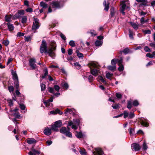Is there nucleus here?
<instances>
[{"label":"nucleus","mask_w":155,"mask_h":155,"mask_svg":"<svg viewBox=\"0 0 155 155\" xmlns=\"http://www.w3.org/2000/svg\"><path fill=\"white\" fill-rule=\"evenodd\" d=\"M144 49L145 51L146 52H150L151 51L150 49L149 48V47L147 46H145Z\"/></svg>","instance_id":"obj_48"},{"label":"nucleus","mask_w":155,"mask_h":155,"mask_svg":"<svg viewBox=\"0 0 155 155\" xmlns=\"http://www.w3.org/2000/svg\"><path fill=\"white\" fill-rule=\"evenodd\" d=\"M20 108L22 110H24L25 108V106L23 104H20Z\"/></svg>","instance_id":"obj_61"},{"label":"nucleus","mask_w":155,"mask_h":155,"mask_svg":"<svg viewBox=\"0 0 155 155\" xmlns=\"http://www.w3.org/2000/svg\"><path fill=\"white\" fill-rule=\"evenodd\" d=\"M12 79L14 81V84L16 89H18L19 84L18 78L15 72L12 71Z\"/></svg>","instance_id":"obj_4"},{"label":"nucleus","mask_w":155,"mask_h":155,"mask_svg":"<svg viewBox=\"0 0 155 155\" xmlns=\"http://www.w3.org/2000/svg\"><path fill=\"white\" fill-rule=\"evenodd\" d=\"M61 84L63 87L66 88V89H68L69 87L68 84L66 83H62Z\"/></svg>","instance_id":"obj_42"},{"label":"nucleus","mask_w":155,"mask_h":155,"mask_svg":"<svg viewBox=\"0 0 155 155\" xmlns=\"http://www.w3.org/2000/svg\"><path fill=\"white\" fill-rule=\"evenodd\" d=\"M12 16L11 15H6L5 17V21L7 22H10Z\"/></svg>","instance_id":"obj_23"},{"label":"nucleus","mask_w":155,"mask_h":155,"mask_svg":"<svg viewBox=\"0 0 155 155\" xmlns=\"http://www.w3.org/2000/svg\"><path fill=\"white\" fill-rule=\"evenodd\" d=\"M134 115L133 113H130L128 115V118L129 119H131L134 117Z\"/></svg>","instance_id":"obj_54"},{"label":"nucleus","mask_w":155,"mask_h":155,"mask_svg":"<svg viewBox=\"0 0 155 155\" xmlns=\"http://www.w3.org/2000/svg\"><path fill=\"white\" fill-rule=\"evenodd\" d=\"M40 5L42 8L45 9L48 7V5L43 2H41L40 3Z\"/></svg>","instance_id":"obj_20"},{"label":"nucleus","mask_w":155,"mask_h":155,"mask_svg":"<svg viewBox=\"0 0 155 155\" xmlns=\"http://www.w3.org/2000/svg\"><path fill=\"white\" fill-rule=\"evenodd\" d=\"M102 42L101 41L97 40L95 42V45L96 46H99L102 45Z\"/></svg>","instance_id":"obj_31"},{"label":"nucleus","mask_w":155,"mask_h":155,"mask_svg":"<svg viewBox=\"0 0 155 155\" xmlns=\"http://www.w3.org/2000/svg\"><path fill=\"white\" fill-rule=\"evenodd\" d=\"M54 124L57 127H60L62 125V122L61 120H58L56 121Z\"/></svg>","instance_id":"obj_19"},{"label":"nucleus","mask_w":155,"mask_h":155,"mask_svg":"<svg viewBox=\"0 0 155 155\" xmlns=\"http://www.w3.org/2000/svg\"><path fill=\"white\" fill-rule=\"evenodd\" d=\"M25 11L28 12H33V9L31 8H28L26 9Z\"/></svg>","instance_id":"obj_55"},{"label":"nucleus","mask_w":155,"mask_h":155,"mask_svg":"<svg viewBox=\"0 0 155 155\" xmlns=\"http://www.w3.org/2000/svg\"><path fill=\"white\" fill-rule=\"evenodd\" d=\"M21 18V21L22 23L25 24L26 22L27 18L26 16H23Z\"/></svg>","instance_id":"obj_22"},{"label":"nucleus","mask_w":155,"mask_h":155,"mask_svg":"<svg viewBox=\"0 0 155 155\" xmlns=\"http://www.w3.org/2000/svg\"><path fill=\"white\" fill-rule=\"evenodd\" d=\"M93 77L92 75H90L88 78V79L89 81L90 82H91L93 80Z\"/></svg>","instance_id":"obj_58"},{"label":"nucleus","mask_w":155,"mask_h":155,"mask_svg":"<svg viewBox=\"0 0 155 155\" xmlns=\"http://www.w3.org/2000/svg\"><path fill=\"white\" fill-rule=\"evenodd\" d=\"M24 33H21L20 32H18L17 34V36L18 37H20L21 36H23L24 35Z\"/></svg>","instance_id":"obj_50"},{"label":"nucleus","mask_w":155,"mask_h":155,"mask_svg":"<svg viewBox=\"0 0 155 155\" xmlns=\"http://www.w3.org/2000/svg\"><path fill=\"white\" fill-rule=\"evenodd\" d=\"M133 105L134 106H137L139 104V103L137 100H135L133 102Z\"/></svg>","instance_id":"obj_52"},{"label":"nucleus","mask_w":155,"mask_h":155,"mask_svg":"<svg viewBox=\"0 0 155 155\" xmlns=\"http://www.w3.org/2000/svg\"><path fill=\"white\" fill-rule=\"evenodd\" d=\"M116 96L118 98L120 99L122 97V95L120 94L117 93L116 94Z\"/></svg>","instance_id":"obj_59"},{"label":"nucleus","mask_w":155,"mask_h":155,"mask_svg":"<svg viewBox=\"0 0 155 155\" xmlns=\"http://www.w3.org/2000/svg\"><path fill=\"white\" fill-rule=\"evenodd\" d=\"M113 74H110L109 72H107L106 74V77L109 79H111V77L113 75Z\"/></svg>","instance_id":"obj_33"},{"label":"nucleus","mask_w":155,"mask_h":155,"mask_svg":"<svg viewBox=\"0 0 155 155\" xmlns=\"http://www.w3.org/2000/svg\"><path fill=\"white\" fill-rule=\"evenodd\" d=\"M89 67L90 68L91 74L96 76L98 75L99 70L98 69L99 68V66L97 63L93 62L89 64Z\"/></svg>","instance_id":"obj_2"},{"label":"nucleus","mask_w":155,"mask_h":155,"mask_svg":"<svg viewBox=\"0 0 155 155\" xmlns=\"http://www.w3.org/2000/svg\"><path fill=\"white\" fill-rule=\"evenodd\" d=\"M25 41L27 42L31 40V38L30 36H25Z\"/></svg>","instance_id":"obj_46"},{"label":"nucleus","mask_w":155,"mask_h":155,"mask_svg":"<svg viewBox=\"0 0 155 155\" xmlns=\"http://www.w3.org/2000/svg\"><path fill=\"white\" fill-rule=\"evenodd\" d=\"M68 130L66 127H62L60 130V133L65 134V135L69 137H72V133L70 131V128L67 127Z\"/></svg>","instance_id":"obj_3"},{"label":"nucleus","mask_w":155,"mask_h":155,"mask_svg":"<svg viewBox=\"0 0 155 155\" xmlns=\"http://www.w3.org/2000/svg\"><path fill=\"white\" fill-rule=\"evenodd\" d=\"M129 51V49L127 48L123 50V51H120V53H121L122 52H123L125 54H126L128 53Z\"/></svg>","instance_id":"obj_38"},{"label":"nucleus","mask_w":155,"mask_h":155,"mask_svg":"<svg viewBox=\"0 0 155 155\" xmlns=\"http://www.w3.org/2000/svg\"><path fill=\"white\" fill-rule=\"evenodd\" d=\"M126 2L125 1H122L121 3V6L120 8V9L125 10V9H129V6H126Z\"/></svg>","instance_id":"obj_14"},{"label":"nucleus","mask_w":155,"mask_h":155,"mask_svg":"<svg viewBox=\"0 0 155 155\" xmlns=\"http://www.w3.org/2000/svg\"><path fill=\"white\" fill-rule=\"evenodd\" d=\"M140 123L141 125L147 127L148 126V123L146 121H145L141 120H140Z\"/></svg>","instance_id":"obj_29"},{"label":"nucleus","mask_w":155,"mask_h":155,"mask_svg":"<svg viewBox=\"0 0 155 155\" xmlns=\"http://www.w3.org/2000/svg\"><path fill=\"white\" fill-rule=\"evenodd\" d=\"M115 63L116 64L117 62L118 63L119 65H120V64H122V63L123 62V59L122 57H120V59L119 60L118 59H115Z\"/></svg>","instance_id":"obj_25"},{"label":"nucleus","mask_w":155,"mask_h":155,"mask_svg":"<svg viewBox=\"0 0 155 155\" xmlns=\"http://www.w3.org/2000/svg\"><path fill=\"white\" fill-rule=\"evenodd\" d=\"M41 91H44L46 88L45 85V84L43 83H41Z\"/></svg>","instance_id":"obj_41"},{"label":"nucleus","mask_w":155,"mask_h":155,"mask_svg":"<svg viewBox=\"0 0 155 155\" xmlns=\"http://www.w3.org/2000/svg\"><path fill=\"white\" fill-rule=\"evenodd\" d=\"M115 59H113L111 61V64L112 65H109L107 67V68L109 70L112 71H114L116 69Z\"/></svg>","instance_id":"obj_5"},{"label":"nucleus","mask_w":155,"mask_h":155,"mask_svg":"<svg viewBox=\"0 0 155 155\" xmlns=\"http://www.w3.org/2000/svg\"><path fill=\"white\" fill-rule=\"evenodd\" d=\"M112 107H113V108L114 109H116L118 108V107H119V106H118V104H114V105H112Z\"/></svg>","instance_id":"obj_64"},{"label":"nucleus","mask_w":155,"mask_h":155,"mask_svg":"<svg viewBox=\"0 0 155 155\" xmlns=\"http://www.w3.org/2000/svg\"><path fill=\"white\" fill-rule=\"evenodd\" d=\"M72 112V110L71 109L67 108L65 110L64 114L66 115H67L68 113L71 114Z\"/></svg>","instance_id":"obj_34"},{"label":"nucleus","mask_w":155,"mask_h":155,"mask_svg":"<svg viewBox=\"0 0 155 155\" xmlns=\"http://www.w3.org/2000/svg\"><path fill=\"white\" fill-rule=\"evenodd\" d=\"M87 34H91L92 36H94L97 35L95 31L93 30H91L87 32Z\"/></svg>","instance_id":"obj_18"},{"label":"nucleus","mask_w":155,"mask_h":155,"mask_svg":"<svg viewBox=\"0 0 155 155\" xmlns=\"http://www.w3.org/2000/svg\"><path fill=\"white\" fill-rule=\"evenodd\" d=\"M119 67L118 68V70L120 71H122L124 69V67L122 64H120L119 65Z\"/></svg>","instance_id":"obj_45"},{"label":"nucleus","mask_w":155,"mask_h":155,"mask_svg":"<svg viewBox=\"0 0 155 155\" xmlns=\"http://www.w3.org/2000/svg\"><path fill=\"white\" fill-rule=\"evenodd\" d=\"M35 62L36 60L35 58H31L29 61V65L33 70L35 69L36 67Z\"/></svg>","instance_id":"obj_8"},{"label":"nucleus","mask_w":155,"mask_h":155,"mask_svg":"<svg viewBox=\"0 0 155 155\" xmlns=\"http://www.w3.org/2000/svg\"><path fill=\"white\" fill-rule=\"evenodd\" d=\"M24 11L23 10H19L17 13L15 14L13 16L14 19L18 18L20 19L24 15Z\"/></svg>","instance_id":"obj_6"},{"label":"nucleus","mask_w":155,"mask_h":155,"mask_svg":"<svg viewBox=\"0 0 155 155\" xmlns=\"http://www.w3.org/2000/svg\"><path fill=\"white\" fill-rule=\"evenodd\" d=\"M8 30L10 32L13 31L14 29V26L13 24L8 22L6 24Z\"/></svg>","instance_id":"obj_12"},{"label":"nucleus","mask_w":155,"mask_h":155,"mask_svg":"<svg viewBox=\"0 0 155 155\" xmlns=\"http://www.w3.org/2000/svg\"><path fill=\"white\" fill-rule=\"evenodd\" d=\"M55 111L56 114H58L60 115H61L63 114L62 112L60 110L58 109H56L55 110Z\"/></svg>","instance_id":"obj_44"},{"label":"nucleus","mask_w":155,"mask_h":155,"mask_svg":"<svg viewBox=\"0 0 155 155\" xmlns=\"http://www.w3.org/2000/svg\"><path fill=\"white\" fill-rule=\"evenodd\" d=\"M103 4L105 7L104 10L106 11H107L108 10L109 8V3H108L107 4L106 1V0H105L103 2Z\"/></svg>","instance_id":"obj_15"},{"label":"nucleus","mask_w":155,"mask_h":155,"mask_svg":"<svg viewBox=\"0 0 155 155\" xmlns=\"http://www.w3.org/2000/svg\"><path fill=\"white\" fill-rule=\"evenodd\" d=\"M14 88L13 86H10L8 87V90L10 93L13 92L14 91Z\"/></svg>","instance_id":"obj_39"},{"label":"nucleus","mask_w":155,"mask_h":155,"mask_svg":"<svg viewBox=\"0 0 155 155\" xmlns=\"http://www.w3.org/2000/svg\"><path fill=\"white\" fill-rule=\"evenodd\" d=\"M60 36L61 38L64 40H65L66 39L65 36L62 33L60 34Z\"/></svg>","instance_id":"obj_60"},{"label":"nucleus","mask_w":155,"mask_h":155,"mask_svg":"<svg viewBox=\"0 0 155 155\" xmlns=\"http://www.w3.org/2000/svg\"><path fill=\"white\" fill-rule=\"evenodd\" d=\"M129 36L130 38L131 39H133L134 38L133 37V32L131 31L130 29H129Z\"/></svg>","instance_id":"obj_35"},{"label":"nucleus","mask_w":155,"mask_h":155,"mask_svg":"<svg viewBox=\"0 0 155 155\" xmlns=\"http://www.w3.org/2000/svg\"><path fill=\"white\" fill-rule=\"evenodd\" d=\"M77 134H76V136L78 138H81L83 136L81 132H76Z\"/></svg>","instance_id":"obj_32"},{"label":"nucleus","mask_w":155,"mask_h":155,"mask_svg":"<svg viewBox=\"0 0 155 155\" xmlns=\"http://www.w3.org/2000/svg\"><path fill=\"white\" fill-rule=\"evenodd\" d=\"M54 88L56 91H58L60 89V87L58 85H55L54 86Z\"/></svg>","instance_id":"obj_56"},{"label":"nucleus","mask_w":155,"mask_h":155,"mask_svg":"<svg viewBox=\"0 0 155 155\" xmlns=\"http://www.w3.org/2000/svg\"><path fill=\"white\" fill-rule=\"evenodd\" d=\"M69 45L72 47H74L75 46V44L74 41L73 40H71L69 42Z\"/></svg>","instance_id":"obj_40"},{"label":"nucleus","mask_w":155,"mask_h":155,"mask_svg":"<svg viewBox=\"0 0 155 155\" xmlns=\"http://www.w3.org/2000/svg\"><path fill=\"white\" fill-rule=\"evenodd\" d=\"M34 22H33L32 29L33 30H35L39 28V20L35 18H34Z\"/></svg>","instance_id":"obj_7"},{"label":"nucleus","mask_w":155,"mask_h":155,"mask_svg":"<svg viewBox=\"0 0 155 155\" xmlns=\"http://www.w3.org/2000/svg\"><path fill=\"white\" fill-rule=\"evenodd\" d=\"M143 32L145 34H150L151 33V31L150 30L143 31Z\"/></svg>","instance_id":"obj_57"},{"label":"nucleus","mask_w":155,"mask_h":155,"mask_svg":"<svg viewBox=\"0 0 155 155\" xmlns=\"http://www.w3.org/2000/svg\"><path fill=\"white\" fill-rule=\"evenodd\" d=\"M51 130H52L54 131H58V127H57L54 124L51 126Z\"/></svg>","instance_id":"obj_27"},{"label":"nucleus","mask_w":155,"mask_h":155,"mask_svg":"<svg viewBox=\"0 0 155 155\" xmlns=\"http://www.w3.org/2000/svg\"><path fill=\"white\" fill-rule=\"evenodd\" d=\"M98 79L100 81L104 83V84H107L106 81L104 80L102 76H99L98 77Z\"/></svg>","instance_id":"obj_26"},{"label":"nucleus","mask_w":155,"mask_h":155,"mask_svg":"<svg viewBox=\"0 0 155 155\" xmlns=\"http://www.w3.org/2000/svg\"><path fill=\"white\" fill-rule=\"evenodd\" d=\"M95 151L93 152L94 155H102L103 154V151L101 148H96Z\"/></svg>","instance_id":"obj_9"},{"label":"nucleus","mask_w":155,"mask_h":155,"mask_svg":"<svg viewBox=\"0 0 155 155\" xmlns=\"http://www.w3.org/2000/svg\"><path fill=\"white\" fill-rule=\"evenodd\" d=\"M27 142L29 144H32L35 143L36 142V140L34 139H30L28 140Z\"/></svg>","instance_id":"obj_21"},{"label":"nucleus","mask_w":155,"mask_h":155,"mask_svg":"<svg viewBox=\"0 0 155 155\" xmlns=\"http://www.w3.org/2000/svg\"><path fill=\"white\" fill-rule=\"evenodd\" d=\"M131 25L133 27V28L135 29V30H137L138 28L139 25H137L135 23H131Z\"/></svg>","instance_id":"obj_28"},{"label":"nucleus","mask_w":155,"mask_h":155,"mask_svg":"<svg viewBox=\"0 0 155 155\" xmlns=\"http://www.w3.org/2000/svg\"><path fill=\"white\" fill-rule=\"evenodd\" d=\"M132 107L131 103L130 101H128L127 103V107L129 109H130Z\"/></svg>","instance_id":"obj_51"},{"label":"nucleus","mask_w":155,"mask_h":155,"mask_svg":"<svg viewBox=\"0 0 155 155\" xmlns=\"http://www.w3.org/2000/svg\"><path fill=\"white\" fill-rule=\"evenodd\" d=\"M123 114L124 115V118H126L127 117H128V113L126 111H124V112Z\"/></svg>","instance_id":"obj_53"},{"label":"nucleus","mask_w":155,"mask_h":155,"mask_svg":"<svg viewBox=\"0 0 155 155\" xmlns=\"http://www.w3.org/2000/svg\"><path fill=\"white\" fill-rule=\"evenodd\" d=\"M43 132L45 135L47 136H49L51 134V128L50 129L48 127H45Z\"/></svg>","instance_id":"obj_11"},{"label":"nucleus","mask_w":155,"mask_h":155,"mask_svg":"<svg viewBox=\"0 0 155 155\" xmlns=\"http://www.w3.org/2000/svg\"><path fill=\"white\" fill-rule=\"evenodd\" d=\"M76 52L77 53V56L79 58H81L83 57V54L82 53H80L78 50H76Z\"/></svg>","instance_id":"obj_30"},{"label":"nucleus","mask_w":155,"mask_h":155,"mask_svg":"<svg viewBox=\"0 0 155 155\" xmlns=\"http://www.w3.org/2000/svg\"><path fill=\"white\" fill-rule=\"evenodd\" d=\"M51 47L49 48L47 51L46 42L45 41H42V43L40 46V52L41 53H47L52 58H54L55 56V51L56 50V45L55 42H52Z\"/></svg>","instance_id":"obj_1"},{"label":"nucleus","mask_w":155,"mask_h":155,"mask_svg":"<svg viewBox=\"0 0 155 155\" xmlns=\"http://www.w3.org/2000/svg\"><path fill=\"white\" fill-rule=\"evenodd\" d=\"M146 56L150 58H152L154 57V54H153V52L152 53V54L150 53H147L146 55Z\"/></svg>","instance_id":"obj_37"},{"label":"nucleus","mask_w":155,"mask_h":155,"mask_svg":"<svg viewBox=\"0 0 155 155\" xmlns=\"http://www.w3.org/2000/svg\"><path fill=\"white\" fill-rule=\"evenodd\" d=\"M140 22L141 24H143L145 22V20L144 19V18L143 17H142L140 20Z\"/></svg>","instance_id":"obj_63"},{"label":"nucleus","mask_w":155,"mask_h":155,"mask_svg":"<svg viewBox=\"0 0 155 155\" xmlns=\"http://www.w3.org/2000/svg\"><path fill=\"white\" fill-rule=\"evenodd\" d=\"M2 43L5 46H7L9 44V41L8 39L5 40L3 41Z\"/></svg>","instance_id":"obj_36"},{"label":"nucleus","mask_w":155,"mask_h":155,"mask_svg":"<svg viewBox=\"0 0 155 155\" xmlns=\"http://www.w3.org/2000/svg\"><path fill=\"white\" fill-rule=\"evenodd\" d=\"M74 123L75 125H79V121L78 119H73Z\"/></svg>","instance_id":"obj_43"},{"label":"nucleus","mask_w":155,"mask_h":155,"mask_svg":"<svg viewBox=\"0 0 155 155\" xmlns=\"http://www.w3.org/2000/svg\"><path fill=\"white\" fill-rule=\"evenodd\" d=\"M24 5L27 6L28 7H29V2L27 0H25L24 1Z\"/></svg>","instance_id":"obj_62"},{"label":"nucleus","mask_w":155,"mask_h":155,"mask_svg":"<svg viewBox=\"0 0 155 155\" xmlns=\"http://www.w3.org/2000/svg\"><path fill=\"white\" fill-rule=\"evenodd\" d=\"M110 11L111 16L113 17L114 16L115 13L114 8H112L110 9Z\"/></svg>","instance_id":"obj_49"},{"label":"nucleus","mask_w":155,"mask_h":155,"mask_svg":"<svg viewBox=\"0 0 155 155\" xmlns=\"http://www.w3.org/2000/svg\"><path fill=\"white\" fill-rule=\"evenodd\" d=\"M44 74L43 75H42V78L43 79L45 78L46 76L48 74V69L47 68H45L44 70Z\"/></svg>","instance_id":"obj_24"},{"label":"nucleus","mask_w":155,"mask_h":155,"mask_svg":"<svg viewBox=\"0 0 155 155\" xmlns=\"http://www.w3.org/2000/svg\"><path fill=\"white\" fill-rule=\"evenodd\" d=\"M132 149L135 151H137L139 150L140 149V146L139 144L134 143L132 144Z\"/></svg>","instance_id":"obj_10"},{"label":"nucleus","mask_w":155,"mask_h":155,"mask_svg":"<svg viewBox=\"0 0 155 155\" xmlns=\"http://www.w3.org/2000/svg\"><path fill=\"white\" fill-rule=\"evenodd\" d=\"M52 5V7L54 8H59L60 7L59 2H53Z\"/></svg>","instance_id":"obj_13"},{"label":"nucleus","mask_w":155,"mask_h":155,"mask_svg":"<svg viewBox=\"0 0 155 155\" xmlns=\"http://www.w3.org/2000/svg\"><path fill=\"white\" fill-rule=\"evenodd\" d=\"M48 90L49 91V92L51 93L54 94V88L51 87H49L48 88Z\"/></svg>","instance_id":"obj_47"},{"label":"nucleus","mask_w":155,"mask_h":155,"mask_svg":"<svg viewBox=\"0 0 155 155\" xmlns=\"http://www.w3.org/2000/svg\"><path fill=\"white\" fill-rule=\"evenodd\" d=\"M138 3H141V4L144 6L147 5L148 2L147 0H136Z\"/></svg>","instance_id":"obj_16"},{"label":"nucleus","mask_w":155,"mask_h":155,"mask_svg":"<svg viewBox=\"0 0 155 155\" xmlns=\"http://www.w3.org/2000/svg\"><path fill=\"white\" fill-rule=\"evenodd\" d=\"M33 152L30 151L28 153L29 155H36V154H39L40 153L37 150H35V149L33 150H32Z\"/></svg>","instance_id":"obj_17"}]
</instances>
